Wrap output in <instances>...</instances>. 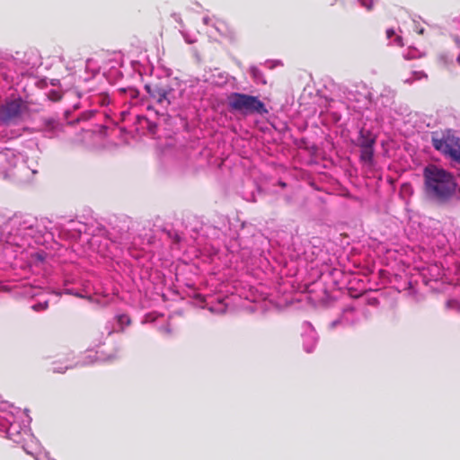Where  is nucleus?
I'll return each mask as SVG.
<instances>
[{
  "mask_svg": "<svg viewBox=\"0 0 460 460\" xmlns=\"http://www.w3.org/2000/svg\"><path fill=\"white\" fill-rule=\"evenodd\" d=\"M128 93L132 98L137 95V92L135 89H128Z\"/></svg>",
  "mask_w": 460,
  "mask_h": 460,
  "instance_id": "23",
  "label": "nucleus"
},
{
  "mask_svg": "<svg viewBox=\"0 0 460 460\" xmlns=\"http://www.w3.org/2000/svg\"><path fill=\"white\" fill-rule=\"evenodd\" d=\"M279 185H280L281 187H285V186H286V183H285V182H283V181H279Z\"/></svg>",
  "mask_w": 460,
  "mask_h": 460,
  "instance_id": "32",
  "label": "nucleus"
},
{
  "mask_svg": "<svg viewBox=\"0 0 460 460\" xmlns=\"http://www.w3.org/2000/svg\"><path fill=\"white\" fill-rule=\"evenodd\" d=\"M395 42H396V44H398V45H402V38H401L400 36H397V37L395 38Z\"/></svg>",
  "mask_w": 460,
  "mask_h": 460,
  "instance_id": "27",
  "label": "nucleus"
},
{
  "mask_svg": "<svg viewBox=\"0 0 460 460\" xmlns=\"http://www.w3.org/2000/svg\"><path fill=\"white\" fill-rule=\"evenodd\" d=\"M13 226L16 227L11 232L10 243L18 247H31L33 244H40L43 242V235L32 225L27 222H20L17 219L12 220Z\"/></svg>",
  "mask_w": 460,
  "mask_h": 460,
  "instance_id": "6",
  "label": "nucleus"
},
{
  "mask_svg": "<svg viewBox=\"0 0 460 460\" xmlns=\"http://www.w3.org/2000/svg\"><path fill=\"white\" fill-rule=\"evenodd\" d=\"M26 109L27 106L21 98L6 100L0 105V122L4 125L16 123Z\"/></svg>",
  "mask_w": 460,
  "mask_h": 460,
  "instance_id": "7",
  "label": "nucleus"
},
{
  "mask_svg": "<svg viewBox=\"0 0 460 460\" xmlns=\"http://www.w3.org/2000/svg\"><path fill=\"white\" fill-rule=\"evenodd\" d=\"M423 31H424V29H423V28H421V29H419V30H418V32H419L420 34H422V33H423Z\"/></svg>",
  "mask_w": 460,
  "mask_h": 460,
  "instance_id": "31",
  "label": "nucleus"
},
{
  "mask_svg": "<svg viewBox=\"0 0 460 460\" xmlns=\"http://www.w3.org/2000/svg\"><path fill=\"white\" fill-rule=\"evenodd\" d=\"M213 27L217 31H218L221 35H225L228 31V28L226 23L221 20H216L213 23Z\"/></svg>",
  "mask_w": 460,
  "mask_h": 460,
  "instance_id": "14",
  "label": "nucleus"
},
{
  "mask_svg": "<svg viewBox=\"0 0 460 460\" xmlns=\"http://www.w3.org/2000/svg\"><path fill=\"white\" fill-rule=\"evenodd\" d=\"M36 172V169L27 164L22 154L10 149L0 152V176L19 182H29Z\"/></svg>",
  "mask_w": 460,
  "mask_h": 460,
  "instance_id": "3",
  "label": "nucleus"
},
{
  "mask_svg": "<svg viewBox=\"0 0 460 460\" xmlns=\"http://www.w3.org/2000/svg\"><path fill=\"white\" fill-rule=\"evenodd\" d=\"M457 62H458V64L460 65V55H459V56H458V58H457Z\"/></svg>",
  "mask_w": 460,
  "mask_h": 460,
  "instance_id": "34",
  "label": "nucleus"
},
{
  "mask_svg": "<svg viewBox=\"0 0 460 460\" xmlns=\"http://www.w3.org/2000/svg\"><path fill=\"white\" fill-rule=\"evenodd\" d=\"M136 117H137V119L138 121H141L142 119H143V120H146V119L144 116L137 115Z\"/></svg>",
  "mask_w": 460,
  "mask_h": 460,
  "instance_id": "29",
  "label": "nucleus"
},
{
  "mask_svg": "<svg viewBox=\"0 0 460 460\" xmlns=\"http://www.w3.org/2000/svg\"><path fill=\"white\" fill-rule=\"evenodd\" d=\"M418 57H419V55L417 53V50H415V49L409 50L408 53L404 55L405 59H413Z\"/></svg>",
  "mask_w": 460,
  "mask_h": 460,
  "instance_id": "22",
  "label": "nucleus"
},
{
  "mask_svg": "<svg viewBox=\"0 0 460 460\" xmlns=\"http://www.w3.org/2000/svg\"><path fill=\"white\" fill-rule=\"evenodd\" d=\"M110 101V97L106 93H102L94 97V102H99L102 106L108 105Z\"/></svg>",
  "mask_w": 460,
  "mask_h": 460,
  "instance_id": "17",
  "label": "nucleus"
},
{
  "mask_svg": "<svg viewBox=\"0 0 460 460\" xmlns=\"http://www.w3.org/2000/svg\"><path fill=\"white\" fill-rule=\"evenodd\" d=\"M118 322L120 325H128L129 324L130 320L127 314H120L118 316Z\"/></svg>",
  "mask_w": 460,
  "mask_h": 460,
  "instance_id": "21",
  "label": "nucleus"
},
{
  "mask_svg": "<svg viewBox=\"0 0 460 460\" xmlns=\"http://www.w3.org/2000/svg\"><path fill=\"white\" fill-rule=\"evenodd\" d=\"M425 190L429 197L438 201H446L455 193L456 183L447 171L429 164L423 172Z\"/></svg>",
  "mask_w": 460,
  "mask_h": 460,
  "instance_id": "2",
  "label": "nucleus"
},
{
  "mask_svg": "<svg viewBox=\"0 0 460 460\" xmlns=\"http://www.w3.org/2000/svg\"><path fill=\"white\" fill-rule=\"evenodd\" d=\"M226 100L228 108L232 111H236L245 116L268 113L266 105L258 96L234 92L231 93Z\"/></svg>",
  "mask_w": 460,
  "mask_h": 460,
  "instance_id": "5",
  "label": "nucleus"
},
{
  "mask_svg": "<svg viewBox=\"0 0 460 460\" xmlns=\"http://www.w3.org/2000/svg\"><path fill=\"white\" fill-rule=\"evenodd\" d=\"M433 146L460 164V140L433 138Z\"/></svg>",
  "mask_w": 460,
  "mask_h": 460,
  "instance_id": "9",
  "label": "nucleus"
},
{
  "mask_svg": "<svg viewBox=\"0 0 460 460\" xmlns=\"http://www.w3.org/2000/svg\"><path fill=\"white\" fill-rule=\"evenodd\" d=\"M250 73H251V75L252 77V79L254 80L255 83L257 84H266V81L263 77V75L262 73L260 71V69L254 66H251L250 67Z\"/></svg>",
  "mask_w": 460,
  "mask_h": 460,
  "instance_id": "13",
  "label": "nucleus"
},
{
  "mask_svg": "<svg viewBox=\"0 0 460 460\" xmlns=\"http://www.w3.org/2000/svg\"><path fill=\"white\" fill-rule=\"evenodd\" d=\"M447 306L450 309L460 311V303L456 299H450L447 303Z\"/></svg>",
  "mask_w": 460,
  "mask_h": 460,
  "instance_id": "18",
  "label": "nucleus"
},
{
  "mask_svg": "<svg viewBox=\"0 0 460 460\" xmlns=\"http://www.w3.org/2000/svg\"><path fill=\"white\" fill-rule=\"evenodd\" d=\"M85 69L91 70L93 74H95L99 72L100 66L97 65V62L93 58H89L86 61Z\"/></svg>",
  "mask_w": 460,
  "mask_h": 460,
  "instance_id": "16",
  "label": "nucleus"
},
{
  "mask_svg": "<svg viewBox=\"0 0 460 460\" xmlns=\"http://www.w3.org/2000/svg\"><path fill=\"white\" fill-rule=\"evenodd\" d=\"M357 1L362 7H365L368 11L371 10L373 7L374 0H357Z\"/></svg>",
  "mask_w": 460,
  "mask_h": 460,
  "instance_id": "20",
  "label": "nucleus"
},
{
  "mask_svg": "<svg viewBox=\"0 0 460 460\" xmlns=\"http://www.w3.org/2000/svg\"><path fill=\"white\" fill-rule=\"evenodd\" d=\"M23 450L32 456L35 460H55L49 457V454L41 451L39 441L30 432L21 443Z\"/></svg>",
  "mask_w": 460,
  "mask_h": 460,
  "instance_id": "10",
  "label": "nucleus"
},
{
  "mask_svg": "<svg viewBox=\"0 0 460 460\" xmlns=\"http://www.w3.org/2000/svg\"><path fill=\"white\" fill-rule=\"evenodd\" d=\"M460 23V19L459 20H454L453 21V25L456 28L458 26V24Z\"/></svg>",
  "mask_w": 460,
  "mask_h": 460,
  "instance_id": "28",
  "label": "nucleus"
},
{
  "mask_svg": "<svg viewBox=\"0 0 460 460\" xmlns=\"http://www.w3.org/2000/svg\"><path fill=\"white\" fill-rule=\"evenodd\" d=\"M455 40H456V44L458 45L459 44V40H458L457 37L455 38Z\"/></svg>",
  "mask_w": 460,
  "mask_h": 460,
  "instance_id": "33",
  "label": "nucleus"
},
{
  "mask_svg": "<svg viewBox=\"0 0 460 460\" xmlns=\"http://www.w3.org/2000/svg\"><path fill=\"white\" fill-rule=\"evenodd\" d=\"M376 137L370 131L361 128L356 141V146L360 147V160L365 164H371L374 158V146Z\"/></svg>",
  "mask_w": 460,
  "mask_h": 460,
  "instance_id": "8",
  "label": "nucleus"
},
{
  "mask_svg": "<svg viewBox=\"0 0 460 460\" xmlns=\"http://www.w3.org/2000/svg\"><path fill=\"white\" fill-rule=\"evenodd\" d=\"M31 307L34 311H37V312L43 311L48 307V302L47 301L39 302V303L34 304Z\"/></svg>",
  "mask_w": 460,
  "mask_h": 460,
  "instance_id": "19",
  "label": "nucleus"
},
{
  "mask_svg": "<svg viewBox=\"0 0 460 460\" xmlns=\"http://www.w3.org/2000/svg\"><path fill=\"white\" fill-rule=\"evenodd\" d=\"M146 90L150 98L155 100L163 109L178 104V101L183 93L182 84L176 78L172 79L168 85L159 86L157 84H146Z\"/></svg>",
  "mask_w": 460,
  "mask_h": 460,
  "instance_id": "4",
  "label": "nucleus"
},
{
  "mask_svg": "<svg viewBox=\"0 0 460 460\" xmlns=\"http://www.w3.org/2000/svg\"><path fill=\"white\" fill-rule=\"evenodd\" d=\"M363 317V313L356 308H346L341 318L333 321L331 323V328H335L338 325H354L358 323Z\"/></svg>",
  "mask_w": 460,
  "mask_h": 460,
  "instance_id": "11",
  "label": "nucleus"
},
{
  "mask_svg": "<svg viewBox=\"0 0 460 460\" xmlns=\"http://www.w3.org/2000/svg\"><path fill=\"white\" fill-rule=\"evenodd\" d=\"M394 34H395V32L393 29H388L386 31V35H387L388 39L392 38V36H394Z\"/></svg>",
  "mask_w": 460,
  "mask_h": 460,
  "instance_id": "24",
  "label": "nucleus"
},
{
  "mask_svg": "<svg viewBox=\"0 0 460 460\" xmlns=\"http://www.w3.org/2000/svg\"><path fill=\"white\" fill-rule=\"evenodd\" d=\"M302 338L304 349L307 353L312 352L316 346L318 337L314 328L308 322L303 323Z\"/></svg>",
  "mask_w": 460,
  "mask_h": 460,
  "instance_id": "12",
  "label": "nucleus"
},
{
  "mask_svg": "<svg viewBox=\"0 0 460 460\" xmlns=\"http://www.w3.org/2000/svg\"><path fill=\"white\" fill-rule=\"evenodd\" d=\"M427 75L422 71H414L412 72V76L404 80L405 84H412L416 80H420L421 78H426Z\"/></svg>",
  "mask_w": 460,
  "mask_h": 460,
  "instance_id": "15",
  "label": "nucleus"
},
{
  "mask_svg": "<svg viewBox=\"0 0 460 460\" xmlns=\"http://www.w3.org/2000/svg\"><path fill=\"white\" fill-rule=\"evenodd\" d=\"M211 21H212V19H211L210 17H208V16H205V17L203 18V22H204V24H206V25H208V24L210 23V22H211Z\"/></svg>",
  "mask_w": 460,
  "mask_h": 460,
  "instance_id": "25",
  "label": "nucleus"
},
{
  "mask_svg": "<svg viewBox=\"0 0 460 460\" xmlns=\"http://www.w3.org/2000/svg\"><path fill=\"white\" fill-rule=\"evenodd\" d=\"M31 418L26 411L14 407L8 402H2L0 405V432L5 438L20 444L30 433L29 425Z\"/></svg>",
  "mask_w": 460,
  "mask_h": 460,
  "instance_id": "1",
  "label": "nucleus"
},
{
  "mask_svg": "<svg viewBox=\"0 0 460 460\" xmlns=\"http://www.w3.org/2000/svg\"><path fill=\"white\" fill-rule=\"evenodd\" d=\"M130 113L128 111H121V117L123 120H126L127 116H128Z\"/></svg>",
  "mask_w": 460,
  "mask_h": 460,
  "instance_id": "26",
  "label": "nucleus"
},
{
  "mask_svg": "<svg viewBox=\"0 0 460 460\" xmlns=\"http://www.w3.org/2000/svg\"><path fill=\"white\" fill-rule=\"evenodd\" d=\"M185 40H186V41H187L188 43H192V42L196 41V40H190V39H188V38H185Z\"/></svg>",
  "mask_w": 460,
  "mask_h": 460,
  "instance_id": "30",
  "label": "nucleus"
}]
</instances>
